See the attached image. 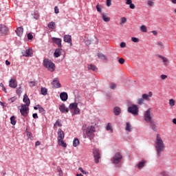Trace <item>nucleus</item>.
<instances>
[{
	"label": "nucleus",
	"instance_id": "nucleus-1",
	"mask_svg": "<svg viewBox=\"0 0 176 176\" xmlns=\"http://www.w3.org/2000/svg\"><path fill=\"white\" fill-rule=\"evenodd\" d=\"M155 148L157 152V157H160V156H162V153L163 151H164V149H166V145L164 144V142L163 141L162 136L159 133L156 135Z\"/></svg>",
	"mask_w": 176,
	"mask_h": 176
},
{
	"label": "nucleus",
	"instance_id": "nucleus-2",
	"mask_svg": "<svg viewBox=\"0 0 176 176\" xmlns=\"http://www.w3.org/2000/svg\"><path fill=\"white\" fill-rule=\"evenodd\" d=\"M152 111L151 108H148L144 113V118L146 123H150V126L153 131H157L156 129V122L152 118Z\"/></svg>",
	"mask_w": 176,
	"mask_h": 176
},
{
	"label": "nucleus",
	"instance_id": "nucleus-3",
	"mask_svg": "<svg viewBox=\"0 0 176 176\" xmlns=\"http://www.w3.org/2000/svg\"><path fill=\"white\" fill-rule=\"evenodd\" d=\"M43 65L50 72H54V69H56V66L54 65V63H53V62H52V60L49 59H44Z\"/></svg>",
	"mask_w": 176,
	"mask_h": 176
},
{
	"label": "nucleus",
	"instance_id": "nucleus-4",
	"mask_svg": "<svg viewBox=\"0 0 176 176\" xmlns=\"http://www.w3.org/2000/svg\"><path fill=\"white\" fill-rule=\"evenodd\" d=\"M69 109L72 112V116H74V115H79V113H80V109L78 108V103L76 102L70 104Z\"/></svg>",
	"mask_w": 176,
	"mask_h": 176
},
{
	"label": "nucleus",
	"instance_id": "nucleus-5",
	"mask_svg": "<svg viewBox=\"0 0 176 176\" xmlns=\"http://www.w3.org/2000/svg\"><path fill=\"white\" fill-rule=\"evenodd\" d=\"M128 112L129 113H132L133 116H138L140 108L138 107V105L132 104L131 106L128 107Z\"/></svg>",
	"mask_w": 176,
	"mask_h": 176
},
{
	"label": "nucleus",
	"instance_id": "nucleus-6",
	"mask_svg": "<svg viewBox=\"0 0 176 176\" xmlns=\"http://www.w3.org/2000/svg\"><path fill=\"white\" fill-rule=\"evenodd\" d=\"M94 131H96V128L93 126H89L86 129V134L91 141L94 137Z\"/></svg>",
	"mask_w": 176,
	"mask_h": 176
},
{
	"label": "nucleus",
	"instance_id": "nucleus-7",
	"mask_svg": "<svg viewBox=\"0 0 176 176\" xmlns=\"http://www.w3.org/2000/svg\"><path fill=\"white\" fill-rule=\"evenodd\" d=\"M29 106H25V104H21L20 108V112L24 118H27L28 112H30Z\"/></svg>",
	"mask_w": 176,
	"mask_h": 176
},
{
	"label": "nucleus",
	"instance_id": "nucleus-8",
	"mask_svg": "<svg viewBox=\"0 0 176 176\" xmlns=\"http://www.w3.org/2000/svg\"><path fill=\"white\" fill-rule=\"evenodd\" d=\"M122 159H123L122 154H120V153H116L112 160L113 164H119V163L122 162Z\"/></svg>",
	"mask_w": 176,
	"mask_h": 176
},
{
	"label": "nucleus",
	"instance_id": "nucleus-9",
	"mask_svg": "<svg viewBox=\"0 0 176 176\" xmlns=\"http://www.w3.org/2000/svg\"><path fill=\"white\" fill-rule=\"evenodd\" d=\"M93 155L96 163H100V159H101V154H100V150L98 148L93 149Z\"/></svg>",
	"mask_w": 176,
	"mask_h": 176
},
{
	"label": "nucleus",
	"instance_id": "nucleus-10",
	"mask_svg": "<svg viewBox=\"0 0 176 176\" xmlns=\"http://www.w3.org/2000/svg\"><path fill=\"white\" fill-rule=\"evenodd\" d=\"M8 32H9V28L3 24H0V36L8 35Z\"/></svg>",
	"mask_w": 176,
	"mask_h": 176
},
{
	"label": "nucleus",
	"instance_id": "nucleus-11",
	"mask_svg": "<svg viewBox=\"0 0 176 176\" xmlns=\"http://www.w3.org/2000/svg\"><path fill=\"white\" fill-rule=\"evenodd\" d=\"M34 54V52L32 51V49H28L22 51V55L23 57H32V55Z\"/></svg>",
	"mask_w": 176,
	"mask_h": 176
},
{
	"label": "nucleus",
	"instance_id": "nucleus-12",
	"mask_svg": "<svg viewBox=\"0 0 176 176\" xmlns=\"http://www.w3.org/2000/svg\"><path fill=\"white\" fill-rule=\"evenodd\" d=\"M153 96V93L152 91L148 92V94H144L142 96V98L144 100V101H151V98Z\"/></svg>",
	"mask_w": 176,
	"mask_h": 176
},
{
	"label": "nucleus",
	"instance_id": "nucleus-13",
	"mask_svg": "<svg viewBox=\"0 0 176 176\" xmlns=\"http://www.w3.org/2000/svg\"><path fill=\"white\" fill-rule=\"evenodd\" d=\"M52 85L54 89H59V87H61V84L60 83V80H58V78H56L53 80Z\"/></svg>",
	"mask_w": 176,
	"mask_h": 176
},
{
	"label": "nucleus",
	"instance_id": "nucleus-14",
	"mask_svg": "<svg viewBox=\"0 0 176 176\" xmlns=\"http://www.w3.org/2000/svg\"><path fill=\"white\" fill-rule=\"evenodd\" d=\"M52 42H53L54 43H55V45H57V46H58V47H60V48L63 47V45H62V44H61L62 40H61V38H60L53 37V38H52Z\"/></svg>",
	"mask_w": 176,
	"mask_h": 176
},
{
	"label": "nucleus",
	"instance_id": "nucleus-15",
	"mask_svg": "<svg viewBox=\"0 0 176 176\" xmlns=\"http://www.w3.org/2000/svg\"><path fill=\"white\" fill-rule=\"evenodd\" d=\"M64 42H66L67 43H69L71 46H72V38L71 35L66 34L63 37Z\"/></svg>",
	"mask_w": 176,
	"mask_h": 176
},
{
	"label": "nucleus",
	"instance_id": "nucleus-16",
	"mask_svg": "<svg viewBox=\"0 0 176 176\" xmlns=\"http://www.w3.org/2000/svg\"><path fill=\"white\" fill-rule=\"evenodd\" d=\"M65 137V133L63 130L58 129V141H60L61 140H64V138Z\"/></svg>",
	"mask_w": 176,
	"mask_h": 176
},
{
	"label": "nucleus",
	"instance_id": "nucleus-17",
	"mask_svg": "<svg viewBox=\"0 0 176 176\" xmlns=\"http://www.w3.org/2000/svg\"><path fill=\"white\" fill-rule=\"evenodd\" d=\"M23 102H25L26 107H30V104H31V101L30 100V98H28V96H27V94H25L23 96Z\"/></svg>",
	"mask_w": 176,
	"mask_h": 176
},
{
	"label": "nucleus",
	"instance_id": "nucleus-18",
	"mask_svg": "<svg viewBox=\"0 0 176 176\" xmlns=\"http://www.w3.org/2000/svg\"><path fill=\"white\" fill-rule=\"evenodd\" d=\"M15 32H16L17 36H23V33L24 32V29L23 28V27H19L15 30Z\"/></svg>",
	"mask_w": 176,
	"mask_h": 176
},
{
	"label": "nucleus",
	"instance_id": "nucleus-19",
	"mask_svg": "<svg viewBox=\"0 0 176 176\" xmlns=\"http://www.w3.org/2000/svg\"><path fill=\"white\" fill-rule=\"evenodd\" d=\"M9 86L12 89H16L17 87V83H16V80L13 78L10 80Z\"/></svg>",
	"mask_w": 176,
	"mask_h": 176
},
{
	"label": "nucleus",
	"instance_id": "nucleus-20",
	"mask_svg": "<svg viewBox=\"0 0 176 176\" xmlns=\"http://www.w3.org/2000/svg\"><path fill=\"white\" fill-rule=\"evenodd\" d=\"M59 111H60V112H62V113H67V112H68V111H69V109H68V108L66 107L65 104H60L59 106Z\"/></svg>",
	"mask_w": 176,
	"mask_h": 176
},
{
	"label": "nucleus",
	"instance_id": "nucleus-21",
	"mask_svg": "<svg viewBox=\"0 0 176 176\" xmlns=\"http://www.w3.org/2000/svg\"><path fill=\"white\" fill-rule=\"evenodd\" d=\"M113 112L114 115H116V116H119V115H120V113H122V109L119 107H116L113 109Z\"/></svg>",
	"mask_w": 176,
	"mask_h": 176
},
{
	"label": "nucleus",
	"instance_id": "nucleus-22",
	"mask_svg": "<svg viewBox=\"0 0 176 176\" xmlns=\"http://www.w3.org/2000/svg\"><path fill=\"white\" fill-rule=\"evenodd\" d=\"M60 98L62 101H67L68 100V94L67 92H62L60 94Z\"/></svg>",
	"mask_w": 176,
	"mask_h": 176
},
{
	"label": "nucleus",
	"instance_id": "nucleus-23",
	"mask_svg": "<svg viewBox=\"0 0 176 176\" xmlns=\"http://www.w3.org/2000/svg\"><path fill=\"white\" fill-rule=\"evenodd\" d=\"M126 5H129L130 9H135V5L133 3V0H125Z\"/></svg>",
	"mask_w": 176,
	"mask_h": 176
},
{
	"label": "nucleus",
	"instance_id": "nucleus-24",
	"mask_svg": "<svg viewBox=\"0 0 176 176\" xmlns=\"http://www.w3.org/2000/svg\"><path fill=\"white\" fill-rule=\"evenodd\" d=\"M102 18L103 21H105L106 23H109V21H111V18L108 16V14L107 13H102Z\"/></svg>",
	"mask_w": 176,
	"mask_h": 176
},
{
	"label": "nucleus",
	"instance_id": "nucleus-25",
	"mask_svg": "<svg viewBox=\"0 0 176 176\" xmlns=\"http://www.w3.org/2000/svg\"><path fill=\"white\" fill-rule=\"evenodd\" d=\"M146 164V161L143 160L142 162H140L138 164H136L135 167H138L139 170H141V168H143V167H145Z\"/></svg>",
	"mask_w": 176,
	"mask_h": 176
},
{
	"label": "nucleus",
	"instance_id": "nucleus-26",
	"mask_svg": "<svg viewBox=\"0 0 176 176\" xmlns=\"http://www.w3.org/2000/svg\"><path fill=\"white\" fill-rule=\"evenodd\" d=\"M63 52V49L61 48H58L55 50L54 53V56L56 58L60 57V56H61V53Z\"/></svg>",
	"mask_w": 176,
	"mask_h": 176
},
{
	"label": "nucleus",
	"instance_id": "nucleus-27",
	"mask_svg": "<svg viewBox=\"0 0 176 176\" xmlns=\"http://www.w3.org/2000/svg\"><path fill=\"white\" fill-rule=\"evenodd\" d=\"M58 145H60V146H63V148H67V143L64 142V139L58 140Z\"/></svg>",
	"mask_w": 176,
	"mask_h": 176
},
{
	"label": "nucleus",
	"instance_id": "nucleus-28",
	"mask_svg": "<svg viewBox=\"0 0 176 176\" xmlns=\"http://www.w3.org/2000/svg\"><path fill=\"white\" fill-rule=\"evenodd\" d=\"M159 58H162L163 63H164L165 65H168V59L167 58H165L164 56H162V55H160L159 56Z\"/></svg>",
	"mask_w": 176,
	"mask_h": 176
},
{
	"label": "nucleus",
	"instance_id": "nucleus-29",
	"mask_svg": "<svg viewBox=\"0 0 176 176\" xmlns=\"http://www.w3.org/2000/svg\"><path fill=\"white\" fill-rule=\"evenodd\" d=\"M47 27H48V28H50L51 30H54V28L56 27V23H54V21H51L48 23Z\"/></svg>",
	"mask_w": 176,
	"mask_h": 176
},
{
	"label": "nucleus",
	"instance_id": "nucleus-30",
	"mask_svg": "<svg viewBox=\"0 0 176 176\" xmlns=\"http://www.w3.org/2000/svg\"><path fill=\"white\" fill-rule=\"evenodd\" d=\"M41 93L43 96H47V89L45 87H41Z\"/></svg>",
	"mask_w": 176,
	"mask_h": 176
},
{
	"label": "nucleus",
	"instance_id": "nucleus-31",
	"mask_svg": "<svg viewBox=\"0 0 176 176\" xmlns=\"http://www.w3.org/2000/svg\"><path fill=\"white\" fill-rule=\"evenodd\" d=\"M144 102H145V100L144 99V98H138L137 100V104H138V105H143Z\"/></svg>",
	"mask_w": 176,
	"mask_h": 176
},
{
	"label": "nucleus",
	"instance_id": "nucleus-32",
	"mask_svg": "<svg viewBox=\"0 0 176 176\" xmlns=\"http://www.w3.org/2000/svg\"><path fill=\"white\" fill-rule=\"evenodd\" d=\"M80 142L78 138H75L73 141V146L76 147L78 145H79Z\"/></svg>",
	"mask_w": 176,
	"mask_h": 176
},
{
	"label": "nucleus",
	"instance_id": "nucleus-33",
	"mask_svg": "<svg viewBox=\"0 0 176 176\" xmlns=\"http://www.w3.org/2000/svg\"><path fill=\"white\" fill-rule=\"evenodd\" d=\"M26 135L28 138V140H32L34 139V136H32V133L30 131H26Z\"/></svg>",
	"mask_w": 176,
	"mask_h": 176
},
{
	"label": "nucleus",
	"instance_id": "nucleus-34",
	"mask_svg": "<svg viewBox=\"0 0 176 176\" xmlns=\"http://www.w3.org/2000/svg\"><path fill=\"white\" fill-rule=\"evenodd\" d=\"M140 30L142 32H148V28H146V26L145 25H142L140 27Z\"/></svg>",
	"mask_w": 176,
	"mask_h": 176
},
{
	"label": "nucleus",
	"instance_id": "nucleus-35",
	"mask_svg": "<svg viewBox=\"0 0 176 176\" xmlns=\"http://www.w3.org/2000/svg\"><path fill=\"white\" fill-rule=\"evenodd\" d=\"M98 58H100V60H107V57H105V55L101 53H98Z\"/></svg>",
	"mask_w": 176,
	"mask_h": 176
},
{
	"label": "nucleus",
	"instance_id": "nucleus-36",
	"mask_svg": "<svg viewBox=\"0 0 176 176\" xmlns=\"http://www.w3.org/2000/svg\"><path fill=\"white\" fill-rule=\"evenodd\" d=\"M88 69L91 70V71H97L98 69H97V67H96L93 65H89L88 66Z\"/></svg>",
	"mask_w": 176,
	"mask_h": 176
},
{
	"label": "nucleus",
	"instance_id": "nucleus-37",
	"mask_svg": "<svg viewBox=\"0 0 176 176\" xmlns=\"http://www.w3.org/2000/svg\"><path fill=\"white\" fill-rule=\"evenodd\" d=\"M159 49H161V50H163L164 49V44H163V42L162 41H159L157 43Z\"/></svg>",
	"mask_w": 176,
	"mask_h": 176
},
{
	"label": "nucleus",
	"instance_id": "nucleus-38",
	"mask_svg": "<svg viewBox=\"0 0 176 176\" xmlns=\"http://www.w3.org/2000/svg\"><path fill=\"white\" fill-rule=\"evenodd\" d=\"M10 123L13 126H14L16 124V118L14 117V116H13L10 118Z\"/></svg>",
	"mask_w": 176,
	"mask_h": 176
},
{
	"label": "nucleus",
	"instance_id": "nucleus-39",
	"mask_svg": "<svg viewBox=\"0 0 176 176\" xmlns=\"http://www.w3.org/2000/svg\"><path fill=\"white\" fill-rule=\"evenodd\" d=\"M116 87H118V84H116V82L111 83V90H116Z\"/></svg>",
	"mask_w": 176,
	"mask_h": 176
},
{
	"label": "nucleus",
	"instance_id": "nucleus-40",
	"mask_svg": "<svg viewBox=\"0 0 176 176\" xmlns=\"http://www.w3.org/2000/svg\"><path fill=\"white\" fill-rule=\"evenodd\" d=\"M56 126H58V127H61L62 124H61V120H58L56 121V123L54 125V127H56Z\"/></svg>",
	"mask_w": 176,
	"mask_h": 176
},
{
	"label": "nucleus",
	"instance_id": "nucleus-41",
	"mask_svg": "<svg viewBox=\"0 0 176 176\" xmlns=\"http://www.w3.org/2000/svg\"><path fill=\"white\" fill-rule=\"evenodd\" d=\"M126 131L129 132L131 131V125L129 122H126Z\"/></svg>",
	"mask_w": 176,
	"mask_h": 176
},
{
	"label": "nucleus",
	"instance_id": "nucleus-42",
	"mask_svg": "<svg viewBox=\"0 0 176 176\" xmlns=\"http://www.w3.org/2000/svg\"><path fill=\"white\" fill-rule=\"evenodd\" d=\"M169 105L170 107H174V105H175V100H174V99H170Z\"/></svg>",
	"mask_w": 176,
	"mask_h": 176
},
{
	"label": "nucleus",
	"instance_id": "nucleus-43",
	"mask_svg": "<svg viewBox=\"0 0 176 176\" xmlns=\"http://www.w3.org/2000/svg\"><path fill=\"white\" fill-rule=\"evenodd\" d=\"M30 87H34V86H36V81H30L29 82Z\"/></svg>",
	"mask_w": 176,
	"mask_h": 176
},
{
	"label": "nucleus",
	"instance_id": "nucleus-44",
	"mask_svg": "<svg viewBox=\"0 0 176 176\" xmlns=\"http://www.w3.org/2000/svg\"><path fill=\"white\" fill-rule=\"evenodd\" d=\"M38 111H39L40 113H42L43 115L45 113V109H43L41 106H38Z\"/></svg>",
	"mask_w": 176,
	"mask_h": 176
},
{
	"label": "nucleus",
	"instance_id": "nucleus-45",
	"mask_svg": "<svg viewBox=\"0 0 176 176\" xmlns=\"http://www.w3.org/2000/svg\"><path fill=\"white\" fill-rule=\"evenodd\" d=\"M131 41L132 42H134V43H138V42H140V38L136 37H132Z\"/></svg>",
	"mask_w": 176,
	"mask_h": 176
},
{
	"label": "nucleus",
	"instance_id": "nucleus-46",
	"mask_svg": "<svg viewBox=\"0 0 176 176\" xmlns=\"http://www.w3.org/2000/svg\"><path fill=\"white\" fill-rule=\"evenodd\" d=\"M127 22V19L126 17H122L120 19V24H124Z\"/></svg>",
	"mask_w": 176,
	"mask_h": 176
},
{
	"label": "nucleus",
	"instance_id": "nucleus-47",
	"mask_svg": "<svg viewBox=\"0 0 176 176\" xmlns=\"http://www.w3.org/2000/svg\"><path fill=\"white\" fill-rule=\"evenodd\" d=\"M57 172L58 173L59 176H63V170L59 166L57 167Z\"/></svg>",
	"mask_w": 176,
	"mask_h": 176
},
{
	"label": "nucleus",
	"instance_id": "nucleus-48",
	"mask_svg": "<svg viewBox=\"0 0 176 176\" xmlns=\"http://www.w3.org/2000/svg\"><path fill=\"white\" fill-rule=\"evenodd\" d=\"M119 64L123 65L124 63H126V60L123 58H120L118 59Z\"/></svg>",
	"mask_w": 176,
	"mask_h": 176
},
{
	"label": "nucleus",
	"instance_id": "nucleus-49",
	"mask_svg": "<svg viewBox=\"0 0 176 176\" xmlns=\"http://www.w3.org/2000/svg\"><path fill=\"white\" fill-rule=\"evenodd\" d=\"M96 10L98 12H99V13H101V12H102V10L101 9V6L98 4L96 6Z\"/></svg>",
	"mask_w": 176,
	"mask_h": 176
},
{
	"label": "nucleus",
	"instance_id": "nucleus-50",
	"mask_svg": "<svg viewBox=\"0 0 176 176\" xmlns=\"http://www.w3.org/2000/svg\"><path fill=\"white\" fill-rule=\"evenodd\" d=\"M79 171L82 172V174H89V173L86 172V170H84L82 167L78 168Z\"/></svg>",
	"mask_w": 176,
	"mask_h": 176
},
{
	"label": "nucleus",
	"instance_id": "nucleus-51",
	"mask_svg": "<svg viewBox=\"0 0 176 176\" xmlns=\"http://www.w3.org/2000/svg\"><path fill=\"white\" fill-rule=\"evenodd\" d=\"M21 93H22L21 87L18 88L16 89V94H18V96H21Z\"/></svg>",
	"mask_w": 176,
	"mask_h": 176
},
{
	"label": "nucleus",
	"instance_id": "nucleus-52",
	"mask_svg": "<svg viewBox=\"0 0 176 176\" xmlns=\"http://www.w3.org/2000/svg\"><path fill=\"white\" fill-rule=\"evenodd\" d=\"M54 12H55L56 14H58V13H60V10H58V7L55 6Z\"/></svg>",
	"mask_w": 176,
	"mask_h": 176
},
{
	"label": "nucleus",
	"instance_id": "nucleus-53",
	"mask_svg": "<svg viewBox=\"0 0 176 176\" xmlns=\"http://www.w3.org/2000/svg\"><path fill=\"white\" fill-rule=\"evenodd\" d=\"M32 38H34V36H32V34L31 33H28V39L31 41V39H32Z\"/></svg>",
	"mask_w": 176,
	"mask_h": 176
},
{
	"label": "nucleus",
	"instance_id": "nucleus-54",
	"mask_svg": "<svg viewBox=\"0 0 176 176\" xmlns=\"http://www.w3.org/2000/svg\"><path fill=\"white\" fill-rule=\"evenodd\" d=\"M147 3H148V6H153V5H154L153 1H150V0H148V1H147Z\"/></svg>",
	"mask_w": 176,
	"mask_h": 176
},
{
	"label": "nucleus",
	"instance_id": "nucleus-55",
	"mask_svg": "<svg viewBox=\"0 0 176 176\" xmlns=\"http://www.w3.org/2000/svg\"><path fill=\"white\" fill-rule=\"evenodd\" d=\"M17 98L16 97H12L11 98L9 99L10 102H14L15 100H16Z\"/></svg>",
	"mask_w": 176,
	"mask_h": 176
},
{
	"label": "nucleus",
	"instance_id": "nucleus-56",
	"mask_svg": "<svg viewBox=\"0 0 176 176\" xmlns=\"http://www.w3.org/2000/svg\"><path fill=\"white\" fill-rule=\"evenodd\" d=\"M161 79H162L163 80H164V79H167V75L162 74Z\"/></svg>",
	"mask_w": 176,
	"mask_h": 176
},
{
	"label": "nucleus",
	"instance_id": "nucleus-57",
	"mask_svg": "<svg viewBox=\"0 0 176 176\" xmlns=\"http://www.w3.org/2000/svg\"><path fill=\"white\" fill-rule=\"evenodd\" d=\"M160 176H168V173H167V172H162L161 173Z\"/></svg>",
	"mask_w": 176,
	"mask_h": 176
},
{
	"label": "nucleus",
	"instance_id": "nucleus-58",
	"mask_svg": "<svg viewBox=\"0 0 176 176\" xmlns=\"http://www.w3.org/2000/svg\"><path fill=\"white\" fill-rule=\"evenodd\" d=\"M120 47H122V48L126 47V43H124V42L121 43Z\"/></svg>",
	"mask_w": 176,
	"mask_h": 176
},
{
	"label": "nucleus",
	"instance_id": "nucleus-59",
	"mask_svg": "<svg viewBox=\"0 0 176 176\" xmlns=\"http://www.w3.org/2000/svg\"><path fill=\"white\" fill-rule=\"evenodd\" d=\"M32 117L34 119H38V114L36 113H33Z\"/></svg>",
	"mask_w": 176,
	"mask_h": 176
},
{
	"label": "nucleus",
	"instance_id": "nucleus-60",
	"mask_svg": "<svg viewBox=\"0 0 176 176\" xmlns=\"http://www.w3.org/2000/svg\"><path fill=\"white\" fill-rule=\"evenodd\" d=\"M106 129L108 131V130H111V124H108L107 127H106Z\"/></svg>",
	"mask_w": 176,
	"mask_h": 176
},
{
	"label": "nucleus",
	"instance_id": "nucleus-61",
	"mask_svg": "<svg viewBox=\"0 0 176 176\" xmlns=\"http://www.w3.org/2000/svg\"><path fill=\"white\" fill-rule=\"evenodd\" d=\"M107 6H111V0H107Z\"/></svg>",
	"mask_w": 176,
	"mask_h": 176
},
{
	"label": "nucleus",
	"instance_id": "nucleus-62",
	"mask_svg": "<svg viewBox=\"0 0 176 176\" xmlns=\"http://www.w3.org/2000/svg\"><path fill=\"white\" fill-rule=\"evenodd\" d=\"M152 34H153L155 36H157V31L153 30V31L152 32Z\"/></svg>",
	"mask_w": 176,
	"mask_h": 176
},
{
	"label": "nucleus",
	"instance_id": "nucleus-63",
	"mask_svg": "<svg viewBox=\"0 0 176 176\" xmlns=\"http://www.w3.org/2000/svg\"><path fill=\"white\" fill-rule=\"evenodd\" d=\"M39 145H41V142L39 141L36 142L35 146H39Z\"/></svg>",
	"mask_w": 176,
	"mask_h": 176
},
{
	"label": "nucleus",
	"instance_id": "nucleus-64",
	"mask_svg": "<svg viewBox=\"0 0 176 176\" xmlns=\"http://www.w3.org/2000/svg\"><path fill=\"white\" fill-rule=\"evenodd\" d=\"M6 65H10V62H9V60H6Z\"/></svg>",
	"mask_w": 176,
	"mask_h": 176
}]
</instances>
